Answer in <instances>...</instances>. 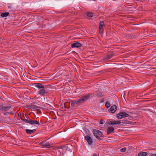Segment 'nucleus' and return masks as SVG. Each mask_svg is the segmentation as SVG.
Returning a JSON list of instances; mask_svg holds the SVG:
<instances>
[{
  "mask_svg": "<svg viewBox=\"0 0 156 156\" xmlns=\"http://www.w3.org/2000/svg\"><path fill=\"white\" fill-rule=\"evenodd\" d=\"M91 94H88L86 95H84L80 98L79 100H73L71 101L70 105L71 106H73L75 104L77 105H79L83 102L85 101L87 99L89 98Z\"/></svg>",
  "mask_w": 156,
  "mask_h": 156,
  "instance_id": "f257e3e1",
  "label": "nucleus"
},
{
  "mask_svg": "<svg viewBox=\"0 0 156 156\" xmlns=\"http://www.w3.org/2000/svg\"><path fill=\"white\" fill-rule=\"evenodd\" d=\"M93 133L96 138L99 140H101L102 139L100 137H103L104 136L103 135L102 132L100 130L94 129L93 130Z\"/></svg>",
  "mask_w": 156,
  "mask_h": 156,
  "instance_id": "f03ea898",
  "label": "nucleus"
},
{
  "mask_svg": "<svg viewBox=\"0 0 156 156\" xmlns=\"http://www.w3.org/2000/svg\"><path fill=\"white\" fill-rule=\"evenodd\" d=\"M21 120L26 122L27 123H28L33 125H35L36 124L40 125L39 122H37L36 120H32L30 119H26L24 117L23 118H22Z\"/></svg>",
  "mask_w": 156,
  "mask_h": 156,
  "instance_id": "7ed1b4c3",
  "label": "nucleus"
},
{
  "mask_svg": "<svg viewBox=\"0 0 156 156\" xmlns=\"http://www.w3.org/2000/svg\"><path fill=\"white\" fill-rule=\"evenodd\" d=\"M34 102L32 103L30 105H26L25 106V107L27 108L33 110H37L38 108L41 109L42 108L41 107H38L34 105Z\"/></svg>",
  "mask_w": 156,
  "mask_h": 156,
  "instance_id": "20e7f679",
  "label": "nucleus"
},
{
  "mask_svg": "<svg viewBox=\"0 0 156 156\" xmlns=\"http://www.w3.org/2000/svg\"><path fill=\"white\" fill-rule=\"evenodd\" d=\"M129 115L124 112H120L119 113L117 114L116 117L119 119H121L123 118L128 117Z\"/></svg>",
  "mask_w": 156,
  "mask_h": 156,
  "instance_id": "39448f33",
  "label": "nucleus"
},
{
  "mask_svg": "<svg viewBox=\"0 0 156 156\" xmlns=\"http://www.w3.org/2000/svg\"><path fill=\"white\" fill-rule=\"evenodd\" d=\"M113 54L112 53L106 55L102 59V62H108V60L111 58L113 56Z\"/></svg>",
  "mask_w": 156,
  "mask_h": 156,
  "instance_id": "423d86ee",
  "label": "nucleus"
},
{
  "mask_svg": "<svg viewBox=\"0 0 156 156\" xmlns=\"http://www.w3.org/2000/svg\"><path fill=\"white\" fill-rule=\"evenodd\" d=\"M105 26L104 23L103 21H101L99 23V31L100 34L103 33L104 30L103 27Z\"/></svg>",
  "mask_w": 156,
  "mask_h": 156,
  "instance_id": "0eeeda50",
  "label": "nucleus"
},
{
  "mask_svg": "<svg viewBox=\"0 0 156 156\" xmlns=\"http://www.w3.org/2000/svg\"><path fill=\"white\" fill-rule=\"evenodd\" d=\"M85 139L87 141L88 144L91 145L93 143V140L88 135H86L85 137Z\"/></svg>",
  "mask_w": 156,
  "mask_h": 156,
  "instance_id": "6e6552de",
  "label": "nucleus"
},
{
  "mask_svg": "<svg viewBox=\"0 0 156 156\" xmlns=\"http://www.w3.org/2000/svg\"><path fill=\"white\" fill-rule=\"evenodd\" d=\"M82 46L81 44L79 42L74 43L72 44L71 47L72 48H79Z\"/></svg>",
  "mask_w": 156,
  "mask_h": 156,
  "instance_id": "1a4fd4ad",
  "label": "nucleus"
},
{
  "mask_svg": "<svg viewBox=\"0 0 156 156\" xmlns=\"http://www.w3.org/2000/svg\"><path fill=\"white\" fill-rule=\"evenodd\" d=\"M117 109V106L116 105H113L109 109V111L112 113L115 112Z\"/></svg>",
  "mask_w": 156,
  "mask_h": 156,
  "instance_id": "9d476101",
  "label": "nucleus"
},
{
  "mask_svg": "<svg viewBox=\"0 0 156 156\" xmlns=\"http://www.w3.org/2000/svg\"><path fill=\"white\" fill-rule=\"evenodd\" d=\"M41 144H42V146L46 148H52V146L50 145L49 142H41Z\"/></svg>",
  "mask_w": 156,
  "mask_h": 156,
  "instance_id": "9b49d317",
  "label": "nucleus"
},
{
  "mask_svg": "<svg viewBox=\"0 0 156 156\" xmlns=\"http://www.w3.org/2000/svg\"><path fill=\"white\" fill-rule=\"evenodd\" d=\"M114 129L113 127L111 126L108 127L107 130V134H109L114 132Z\"/></svg>",
  "mask_w": 156,
  "mask_h": 156,
  "instance_id": "f8f14e48",
  "label": "nucleus"
},
{
  "mask_svg": "<svg viewBox=\"0 0 156 156\" xmlns=\"http://www.w3.org/2000/svg\"><path fill=\"white\" fill-rule=\"evenodd\" d=\"M34 85L39 89H42L44 88V86L40 83H34Z\"/></svg>",
  "mask_w": 156,
  "mask_h": 156,
  "instance_id": "ddd939ff",
  "label": "nucleus"
},
{
  "mask_svg": "<svg viewBox=\"0 0 156 156\" xmlns=\"http://www.w3.org/2000/svg\"><path fill=\"white\" fill-rule=\"evenodd\" d=\"M96 95L99 98L102 97L103 96V94L99 90L96 91L95 92Z\"/></svg>",
  "mask_w": 156,
  "mask_h": 156,
  "instance_id": "4468645a",
  "label": "nucleus"
},
{
  "mask_svg": "<svg viewBox=\"0 0 156 156\" xmlns=\"http://www.w3.org/2000/svg\"><path fill=\"white\" fill-rule=\"evenodd\" d=\"M25 131L26 133L29 134H30L31 133H34L36 131L35 129L31 130V129H26L25 130Z\"/></svg>",
  "mask_w": 156,
  "mask_h": 156,
  "instance_id": "2eb2a0df",
  "label": "nucleus"
},
{
  "mask_svg": "<svg viewBox=\"0 0 156 156\" xmlns=\"http://www.w3.org/2000/svg\"><path fill=\"white\" fill-rule=\"evenodd\" d=\"M47 93L44 90V88L41 89L39 91V94L41 95L44 96L45 93Z\"/></svg>",
  "mask_w": 156,
  "mask_h": 156,
  "instance_id": "dca6fc26",
  "label": "nucleus"
},
{
  "mask_svg": "<svg viewBox=\"0 0 156 156\" xmlns=\"http://www.w3.org/2000/svg\"><path fill=\"white\" fill-rule=\"evenodd\" d=\"M9 14V12H6L4 13H2L0 16L2 17H5L8 16Z\"/></svg>",
  "mask_w": 156,
  "mask_h": 156,
  "instance_id": "f3484780",
  "label": "nucleus"
},
{
  "mask_svg": "<svg viewBox=\"0 0 156 156\" xmlns=\"http://www.w3.org/2000/svg\"><path fill=\"white\" fill-rule=\"evenodd\" d=\"M11 107L10 106H8L6 107L2 106V107L1 108L3 111H7L9 109H10Z\"/></svg>",
  "mask_w": 156,
  "mask_h": 156,
  "instance_id": "a211bd4d",
  "label": "nucleus"
},
{
  "mask_svg": "<svg viewBox=\"0 0 156 156\" xmlns=\"http://www.w3.org/2000/svg\"><path fill=\"white\" fill-rule=\"evenodd\" d=\"M147 154V152H140L138 153V156H146Z\"/></svg>",
  "mask_w": 156,
  "mask_h": 156,
  "instance_id": "6ab92c4d",
  "label": "nucleus"
},
{
  "mask_svg": "<svg viewBox=\"0 0 156 156\" xmlns=\"http://www.w3.org/2000/svg\"><path fill=\"white\" fill-rule=\"evenodd\" d=\"M122 123L123 124H130L132 125L134 124L133 122H132L131 121H128L127 120H124L123 122H122Z\"/></svg>",
  "mask_w": 156,
  "mask_h": 156,
  "instance_id": "aec40b11",
  "label": "nucleus"
},
{
  "mask_svg": "<svg viewBox=\"0 0 156 156\" xmlns=\"http://www.w3.org/2000/svg\"><path fill=\"white\" fill-rule=\"evenodd\" d=\"M112 122L113 123V125H119L121 123L120 121L119 120L117 121H112Z\"/></svg>",
  "mask_w": 156,
  "mask_h": 156,
  "instance_id": "412c9836",
  "label": "nucleus"
},
{
  "mask_svg": "<svg viewBox=\"0 0 156 156\" xmlns=\"http://www.w3.org/2000/svg\"><path fill=\"white\" fill-rule=\"evenodd\" d=\"M105 107L106 108H108L110 107L111 105H110V103H109L108 102V101L106 102V103L105 104Z\"/></svg>",
  "mask_w": 156,
  "mask_h": 156,
  "instance_id": "4be33fe9",
  "label": "nucleus"
},
{
  "mask_svg": "<svg viewBox=\"0 0 156 156\" xmlns=\"http://www.w3.org/2000/svg\"><path fill=\"white\" fill-rule=\"evenodd\" d=\"M87 16L90 17H92L93 16V14L92 12H89L87 13Z\"/></svg>",
  "mask_w": 156,
  "mask_h": 156,
  "instance_id": "5701e85b",
  "label": "nucleus"
},
{
  "mask_svg": "<svg viewBox=\"0 0 156 156\" xmlns=\"http://www.w3.org/2000/svg\"><path fill=\"white\" fill-rule=\"evenodd\" d=\"M126 147H124L121 149L120 150V151L122 152H124L126 151Z\"/></svg>",
  "mask_w": 156,
  "mask_h": 156,
  "instance_id": "b1692460",
  "label": "nucleus"
},
{
  "mask_svg": "<svg viewBox=\"0 0 156 156\" xmlns=\"http://www.w3.org/2000/svg\"><path fill=\"white\" fill-rule=\"evenodd\" d=\"M108 123L109 125H113V123L112 122V121H109L108 122Z\"/></svg>",
  "mask_w": 156,
  "mask_h": 156,
  "instance_id": "393cba45",
  "label": "nucleus"
},
{
  "mask_svg": "<svg viewBox=\"0 0 156 156\" xmlns=\"http://www.w3.org/2000/svg\"><path fill=\"white\" fill-rule=\"evenodd\" d=\"M103 120L102 119H101V120L100 121V122H99V123H100L101 124H103Z\"/></svg>",
  "mask_w": 156,
  "mask_h": 156,
  "instance_id": "a878e982",
  "label": "nucleus"
},
{
  "mask_svg": "<svg viewBox=\"0 0 156 156\" xmlns=\"http://www.w3.org/2000/svg\"><path fill=\"white\" fill-rule=\"evenodd\" d=\"M136 37V35H132L131 36V38H135Z\"/></svg>",
  "mask_w": 156,
  "mask_h": 156,
  "instance_id": "bb28decb",
  "label": "nucleus"
},
{
  "mask_svg": "<svg viewBox=\"0 0 156 156\" xmlns=\"http://www.w3.org/2000/svg\"><path fill=\"white\" fill-rule=\"evenodd\" d=\"M92 156H98V155L94 153L93 154Z\"/></svg>",
  "mask_w": 156,
  "mask_h": 156,
  "instance_id": "cd10ccee",
  "label": "nucleus"
},
{
  "mask_svg": "<svg viewBox=\"0 0 156 156\" xmlns=\"http://www.w3.org/2000/svg\"><path fill=\"white\" fill-rule=\"evenodd\" d=\"M37 111H38V113H39V112H41V111L39 109H38L37 110Z\"/></svg>",
  "mask_w": 156,
  "mask_h": 156,
  "instance_id": "c85d7f7f",
  "label": "nucleus"
},
{
  "mask_svg": "<svg viewBox=\"0 0 156 156\" xmlns=\"http://www.w3.org/2000/svg\"><path fill=\"white\" fill-rule=\"evenodd\" d=\"M151 156H156V154H152L151 155Z\"/></svg>",
  "mask_w": 156,
  "mask_h": 156,
  "instance_id": "c756f323",
  "label": "nucleus"
},
{
  "mask_svg": "<svg viewBox=\"0 0 156 156\" xmlns=\"http://www.w3.org/2000/svg\"><path fill=\"white\" fill-rule=\"evenodd\" d=\"M104 101V99H102L101 101V103H102Z\"/></svg>",
  "mask_w": 156,
  "mask_h": 156,
  "instance_id": "7c9ffc66",
  "label": "nucleus"
},
{
  "mask_svg": "<svg viewBox=\"0 0 156 156\" xmlns=\"http://www.w3.org/2000/svg\"><path fill=\"white\" fill-rule=\"evenodd\" d=\"M8 8L9 9V8H10V6H8Z\"/></svg>",
  "mask_w": 156,
  "mask_h": 156,
  "instance_id": "2f4dec72",
  "label": "nucleus"
}]
</instances>
